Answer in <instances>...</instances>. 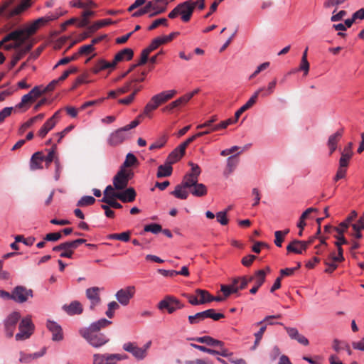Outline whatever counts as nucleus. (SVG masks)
<instances>
[{
  "mask_svg": "<svg viewBox=\"0 0 364 364\" xmlns=\"http://www.w3.org/2000/svg\"><path fill=\"white\" fill-rule=\"evenodd\" d=\"M176 93V90H169L152 96L149 102L146 105L142 114L151 117V113L153 111L156 109L161 105L172 99Z\"/></svg>",
  "mask_w": 364,
  "mask_h": 364,
  "instance_id": "1",
  "label": "nucleus"
},
{
  "mask_svg": "<svg viewBox=\"0 0 364 364\" xmlns=\"http://www.w3.org/2000/svg\"><path fill=\"white\" fill-rule=\"evenodd\" d=\"M176 93V90H169L152 96L149 102L146 105L142 114L151 117V113L153 111L156 109L161 105L172 99Z\"/></svg>",
  "mask_w": 364,
  "mask_h": 364,
  "instance_id": "2",
  "label": "nucleus"
},
{
  "mask_svg": "<svg viewBox=\"0 0 364 364\" xmlns=\"http://www.w3.org/2000/svg\"><path fill=\"white\" fill-rule=\"evenodd\" d=\"M198 2H194L191 0L186 1L178 4L168 14V16L171 19L180 16L182 21L188 22Z\"/></svg>",
  "mask_w": 364,
  "mask_h": 364,
  "instance_id": "3",
  "label": "nucleus"
},
{
  "mask_svg": "<svg viewBox=\"0 0 364 364\" xmlns=\"http://www.w3.org/2000/svg\"><path fill=\"white\" fill-rule=\"evenodd\" d=\"M80 335L94 348H100L109 341V338L104 333L80 328Z\"/></svg>",
  "mask_w": 364,
  "mask_h": 364,
  "instance_id": "4",
  "label": "nucleus"
},
{
  "mask_svg": "<svg viewBox=\"0 0 364 364\" xmlns=\"http://www.w3.org/2000/svg\"><path fill=\"white\" fill-rule=\"evenodd\" d=\"M85 242V240L84 239H77L72 241H68L53 247V251L60 252V257H61L72 258L74 250L77 249L80 244Z\"/></svg>",
  "mask_w": 364,
  "mask_h": 364,
  "instance_id": "5",
  "label": "nucleus"
},
{
  "mask_svg": "<svg viewBox=\"0 0 364 364\" xmlns=\"http://www.w3.org/2000/svg\"><path fill=\"white\" fill-rule=\"evenodd\" d=\"M34 328L31 316L22 318L19 323L18 333L15 335L16 341H23L28 339L33 333Z\"/></svg>",
  "mask_w": 364,
  "mask_h": 364,
  "instance_id": "6",
  "label": "nucleus"
},
{
  "mask_svg": "<svg viewBox=\"0 0 364 364\" xmlns=\"http://www.w3.org/2000/svg\"><path fill=\"white\" fill-rule=\"evenodd\" d=\"M133 173L130 170L121 167L113 178V186L117 190L124 189L128 184L129 180L132 178Z\"/></svg>",
  "mask_w": 364,
  "mask_h": 364,
  "instance_id": "7",
  "label": "nucleus"
},
{
  "mask_svg": "<svg viewBox=\"0 0 364 364\" xmlns=\"http://www.w3.org/2000/svg\"><path fill=\"white\" fill-rule=\"evenodd\" d=\"M21 318V314L18 311H14L9 314L4 321V333L7 338H11L14 335L17 323Z\"/></svg>",
  "mask_w": 364,
  "mask_h": 364,
  "instance_id": "8",
  "label": "nucleus"
},
{
  "mask_svg": "<svg viewBox=\"0 0 364 364\" xmlns=\"http://www.w3.org/2000/svg\"><path fill=\"white\" fill-rule=\"evenodd\" d=\"M33 290L23 286L16 287L11 292V299L18 303H24L33 297Z\"/></svg>",
  "mask_w": 364,
  "mask_h": 364,
  "instance_id": "9",
  "label": "nucleus"
},
{
  "mask_svg": "<svg viewBox=\"0 0 364 364\" xmlns=\"http://www.w3.org/2000/svg\"><path fill=\"white\" fill-rule=\"evenodd\" d=\"M183 305L181 304L178 299L174 296H166L158 304V308L160 310L167 309L169 314H173L177 309H182Z\"/></svg>",
  "mask_w": 364,
  "mask_h": 364,
  "instance_id": "10",
  "label": "nucleus"
},
{
  "mask_svg": "<svg viewBox=\"0 0 364 364\" xmlns=\"http://www.w3.org/2000/svg\"><path fill=\"white\" fill-rule=\"evenodd\" d=\"M130 137V133L126 132L123 127L119 128L112 132L108 139L107 142L110 146H117Z\"/></svg>",
  "mask_w": 364,
  "mask_h": 364,
  "instance_id": "11",
  "label": "nucleus"
},
{
  "mask_svg": "<svg viewBox=\"0 0 364 364\" xmlns=\"http://www.w3.org/2000/svg\"><path fill=\"white\" fill-rule=\"evenodd\" d=\"M135 294V287L129 286L117 291L115 296L118 302L122 306L129 304L130 299Z\"/></svg>",
  "mask_w": 364,
  "mask_h": 364,
  "instance_id": "12",
  "label": "nucleus"
},
{
  "mask_svg": "<svg viewBox=\"0 0 364 364\" xmlns=\"http://www.w3.org/2000/svg\"><path fill=\"white\" fill-rule=\"evenodd\" d=\"M39 26L37 23L35 21H33L25 28L22 29H17L14 31L18 33L16 36L18 40H21V42H26L31 36L36 32Z\"/></svg>",
  "mask_w": 364,
  "mask_h": 364,
  "instance_id": "13",
  "label": "nucleus"
},
{
  "mask_svg": "<svg viewBox=\"0 0 364 364\" xmlns=\"http://www.w3.org/2000/svg\"><path fill=\"white\" fill-rule=\"evenodd\" d=\"M189 165L191 166V171L187 173L183 178L186 186H191L198 182V178L201 172L198 164L189 162Z\"/></svg>",
  "mask_w": 364,
  "mask_h": 364,
  "instance_id": "14",
  "label": "nucleus"
},
{
  "mask_svg": "<svg viewBox=\"0 0 364 364\" xmlns=\"http://www.w3.org/2000/svg\"><path fill=\"white\" fill-rule=\"evenodd\" d=\"M123 350L131 353L134 358L138 360H142L146 358L141 348L139 347L136 343L127 342L124 343Z\"/></svg>",
  "mask_w": 364,
  "mask_h": 364,
  "instance_id": "15",
  "label": "nucleus"
},
{
  "mask_svg": "<svg viewBox=\"0 0 364 364\" xmlns=\"http://www.w3.org/2000/svg\"><path fill=\"white\" fill-rule=\"evenodd\" d=\"M46 327L52 334V341L59 342L63 340L64 336L61 326L55 321L48 320Z\"/></svg>",
  "mask_w": 364,
  "mask_h": 364,
  "instance_id": "16",
  "label": "nucleus"
},
{
  "mask_svg": "<svg viewBox=\"0 0 364 364\" xmlns=\"http://www.w3.org/2000/svg\"><path fill=\"white\" fill-rule=\"evenodd\" d=\"M101 289L97 287H90L86 289V297L90 302V309H94L101 302L100 291Z\"/></svg>",
  "mask_w": 364,
  "mask_h": 364,
  "instance_id": "17",
  "label": "nucleus"
},
{
  "mask_svg": "<svg viewBox=\"0 0 364 364\" xmlns=\"http://www.w3.org/2000/svg\"><path fill=\"white\" fill-rule=\"evenodd\" d=\"M262 90H264V88L260 87L257 91H255V93L252 95V97L249 99V100L244 105H242L237 111H236V112L235 113V122H237L238 120L239 117L244 112H245L255 105L260 92Z\"/></svg>",
  "mask_w": 364,
  "mask_h": 364,
  "instance_id": "18",
  "label": "nucleus"
},
{
  "mask_svg": "<svg viewBox=\"0 0 364 364\" xmlns=\"http://www.w3.org/2000/svg\"><path fill=\"white\" fill-rule=\"evenodd\" d=\"M269 267H267L266 270L259 269L256 272V277L255 281L254 282V287L250 290V292L252 294H255L258 291L259 288L263 284L265 281L267 272H269Z\"/></svg>",
  "mask_w": 364,
  "mask_h": 364,
  "instance_id": "19",
  "label": "nucleus"
},
{
  "mask_svg": "<svg viewBox=\"0 0 364 364\" xmlns=\"http://www.w3.org/2000/svg\"><path fill=\"white\" fill-rule=\"evenodd\" d=\"M179 34V32H172L167 36H161L154 38L150 43L151 49L156 50L161 45L167 43L171 41L176 36Z\"/></svg>",
  "mask_w": 364,
  "mask_h": 364,
  "instance_id": "20",
  "label": "nucleus"
},
{
  "mask_svg": "<svg viewBox=\"0 0 364 364\" xmlns=\"http://www.w3.org/2000/svg\"><path fill=\"white\" fill-rule=\"evenodd\" d=\"M285 330L291 339L296 340L304 346L309 345V340L304 336L300 334L296 328L285 327Z\"/></svg>",
  "mask_w": 364,
  "mask_h": 364,
  "instance_id": "21",
  "label": "nucleus"
},
{
  "mask_svg": "<svg viewBox=\"0 0 364 364\" xmlns=\"http://www.w3.org/2000/svg\"><path fill=\"white\" fill-rule=\"evenodd\" d=\"M343 134V129L337 131L336 133L331 134L328 139L327 145L329 149V154L331 155L337 148V144L341 139Z\"/></svg>",
  "mask_w": 364,
  "mask_h": 364,
  "instance_id": "22",
  "label": "nucleus"
},
{
  "mask_svg": "<svg viewBox=\"0 0 364 364\" xmlns=\"http://www.w3.org/2000/svg\"><path fill=\"white\" fill-rule=\"evenodd\" d=\"M116 198L123 203L132 202L135 200L136 192L133 188H127L122 192L116 195Z\"/></svg>",
  "mask_w": 364,
  "mask_h": 364,
  "instance_id": "23",
  "label": "nucleus"
},
{
  "mask_svg": "<svg viewBox=\"0 0 364 364\" xmlns=\"http://www.w3.org/2000/svg\"><path fill=\"white\" fill-rule=\"evenodd\" d=\"M352 146L351 142L348 143L341 152V156L339 160V165L341 166H348V161L353 155Z\"/></svg>",
  "mask_w": 364,
  "mask_h": 364,
  "instance_id": "24",
  "label": "nucleus"
},
{
  "mask_svg": "<svg viewBox=\"0 0 364 364\" xmlns=\"http://www.w3.org/2000/svg\"><path fill=\"white\" fill-rule=\"evenodd\" d=\"M134 52L132 49L124 48L115 55L113 63H114V65H116L118 62L129 60L132 58Z\"/></svg>",
  "mask_w": 364,
  "mask_h": 364,
  "instance_id": "25",
  "label": "nucleus"
},
{
  "mask_svg": "<svg viewBox=\"0 0 364 364\" xmlns=\"http://www.w3.org/2000/svg\"><path fill=\"white\" fill-rule=\"evenodd\" d=\"M43 153L38 151L33 154L30 161V168L33 171L43 168Z\"/></svg>",
  "mask_w": 364,
  "mask_h": 364,
  "instance_id": "26",
  "label": "nucleus"
},
{
  "mask_svg": "<svg viewBox=\"0 0 364 364\" xmlns=\"http://www.w3.org/2000/svg\"><path fill=\"white\" fill-rule=\"evenodd\" d=\"M186 187L190 189V192L194 196L202 197L207 194V188L203 183H198L196 182L193 185Z\"/></svg>",
  "mask_w": 364,
  "mask_h": 364,
  "instance_id": "27",
  "label": "nucleus"
},
{
  "mask_svg": "<svg viewBox=\"0 0 364 364\" xmlns=\"http://www.w3.org/2000/svg\"><path fill=\"white\" fill-rule=\"evenodd\" d=\"M112 323L111 321H109L106 318H101L97 321L92 323L88 327L82 328L83 329H87L95 332H100L102 328H104L108 326Z\"/></svg>",
  "mask_w": 364,
  "mask_h": 364,
  "instance_id": "28",
  "label": "nucleus"
},
{
  "mask_svg": "<svg viewBox=\"0 0 364 364\" xmlns=\"http://www.w3.org/2000/svg\"><path fill=\"white\" fill-rule=\"evenodd\" d=\"M333 349L339 353L341 350H346L347 353L350 355L352 354V350L350 348L349 344L344 341L338 339H334L332 343Z\"/></svg>",
  "mask_w": 364,
  "mask_h": 364,
  "instance_id": "29",
  "label": "nucleus"
},
{
  "mask_svg": "<svg viewBox=\"0 0 364 364\" xmlns=\"http://www.w3.org/2000/svg\"><path fill=\"white\" fill-rule=\"evenodd\" d=\"M63 309L70 315L80 314L82 312V306L77 301H74L69 305L63 306Z\"/></svg>",
  "mask_w": 364,
  "mask_h": 364,
  "instance_id": "30",
  "label": "nucleus"
},
{
  "mask_svg": "<svg viewBox=\"0 0 364 364\" xmlns=\"http://www.w3.org/2000/svg\"><path fill=\"white\" fill-rule=\"evenodd\" d=\"M184 154L185 151L181 150V146H178L171 152L166 161L172 165L178 161Z\"/></svg>",
  "mask_w": 364,
  "mask_h": 364,
  "instance_id": "31",
  "label": "nucleus"
},
{
  "mask_svg": "<svg viewBox=\"0 0 364 364\" xmlns=\"http://www.w3.org/2000/svg\"><path fill=\"white\" fill-rule=\"evenodd\" d=\"M287 250L289 252L302 254L303 251H305V245L301 243V240H294L287 245Z\"/></svg>",
  "mask_w": 364,
  "mask_h": 364,
  "instance_id": "32",
  "label": "nucleus"
},
{
  "mask_svg": "<svg viewBox=\"0 0 364 364\" xmlns=\"http://www.w3.org/2000/svg\"><path fill=\"white\" fill-rule=\"evenodd\" d=\"M188 188L184 184V179L182 183L177 185L175 190L171 193L176 198L179 199H186L188 196V192L186 190Z\"/></svg>",
  "mask_w": 364,
  "mask_h": 364,
  "instance_id": "33",
  "label": "nucleus"
},
{
  "mask_svg": "<svg viewBox=\"0 0 364 364\" xmlns=\"http://www.w3.org/2000/svg\"><path fill=\"white\" fill-rule=\"evenodd\" d=\"M196 341L200 343H205L208 346H218V347H222L223 346V343L219 340H216L210 336H202V337H198L194 339Z\"/></svg>",
  "mask_w": 364,
  "mask_h": 364,
  "instance_id": "34",
  "label": "nucleus"
},
{
  "mask_svg": "<svg viewBox=\"0 0 364 364\" xmlns=\"http://www.w3.org/2000/svg\"><path fill=\"white\" fill-rule=\"evenodd\" d=\"M239 279H234L230 285H221L220 290L225 297H228L231 294L236 293L239 290L237 284Z\"/></svg>",
  "mask_w": 364,
  "mask_h": 364,
  "instance_id": "35",
  "label": "nucleus"
},
{
  "mask_svg": "<svg viewBox=\"0 0 364 364\" xmlns=\"http://www.w3.org/2000/svg\"><path fill=\"white\" fill-rule=\"evenodd\" d=\"M114 67H115V65H114V63H113V61L112 63H109V62L105 61L103 59H100L95 64V65L92 68V71L94 73H98L101 70H105L107 68H113Z\"/></svg>",
  "mask_w": 364,
  "mask_h": 364,
  "instance_id": "36",
  "label": "nucleus"
},
{
  "mask_svg": "<svg viewBox=\"0 0 364 364\" xmlns=\"http://www.w3.org/2000/svg\"><path fill=\"white\" fill-rule=\"evenodd\" d=\"M171 166L172 165L171 164H168V162L166 161L164 165H160L158 167L156 176L158 178H163L171 176L173 171Z\"/></svg>",
  "mask_w": 364,
  "mask_h": 364,
  "instance_id": "37",
  "label": "nucleus"
},
{
  "mask_svg": "<svg viewBox=\"0 0 364 364\" xmlns=\"http://www.w3.org/2000/svg\"><path fill=\"white\" fill-rule=\"evenodd\" d=\"M31 48V46L28 45L26 48L18 50L13 56L12 60L10 63L9 68H13L16 63L24 56V55L28 52Z\"/></svg>",
  "mask_w": 364,
  "mask_h": 364,
  "instance_id": "38",
  "label": "nucleus"
},
{
  "mask_svg": "<svg viewBox=\"0 0 364 364\" xmlns=\"http://www.w3.org/2000/svg\"><path fill=\"white\" fill-rule=\"evenodd\" d=\"M112 23L113 22L109 18L97 21L92 25L87 26V33H92L98 29H100V28L112 24Z\"/></svg>",
  "mask_w": 364,
  "mask_h": 364,
  "instance_id": "39",
  "label": "nucleus"
},
{
  "mask_svg": "<svg viewBox=\"0 0 364 364\" xmlns=\"http://www.w3.org/2000/svg\"><path fill=\"white\" fill-rule=\"evenodd\" d=\"M156 9L157 6L156 4V2H154V1H149L144 8L140 9L139 10L135 11L132 14V16L139 17L149 12L151 10H154L156 11Z\"/></svg>",
  "mask_w": 364,
  "mask_h": 364,
  "instance_id": "40",
  "label": "nucleus"
},
{
  "mask_svg": "<svg viewBox=\"0 0 364 364\" xmlns=\"http://www.w3.org/2000/svg\"><path fill=\"white\" fill-rule=\"evenodd\" d=\"M55 124H56L55 122H53V119H48L38 131V136L41 138L45 137L48 132L50 131L55 126Z\"/></svg>",
  "mask_w": 364,
  "mask_h": 364,
  "instance_id": "41",
  "label": "nucleus"
},
{
  "mask_svg": "<svg viewBox=\"0 0 364 364\" xmlns=\"http://www.w3.org/2000/svg\"><path fill=\"white\" fill-rule=\"evenodd\" d=\"M70 4L73 7L81 9H87L91 6H95V4L91 0H73Z\"/></svg>",
  "mask_w": 364,
  "mask_h": 364,
  "instance_id": "42",
  "label": "nucleus"
},
{
  "mask_svg": "<svg viewBox=\"0 0 364 364\" xmlns=\"http://www.w3.org/2000/svg\"><path fill=\"white\" fill-rule=\"evenodd\" d=\"M124 358L125 356H123L118 353H105V364H117L118 361H120Z\"/></svg>",
  "mask_w": 364,
  "mask_h": 364,
  "instance_id": "43",
  "label": "nucleus"
},
{
  "mask_svg": "<svg viewBox=\"0 0 364 364\" xmlns=\"http://www.w3.org/2000/svg\"><path fill=\"white\" fill-rule=\"evenodd\" d=\"M28 6H27L24 3L21 2L16 7H15L13 10L10 11L7 14L8 18H11L14 16L19 15L24 11H26Z\"/></svg>",
  "mask_w": 364,
  "mask_h": 364,
  "instance_id": "44",
  "label": "nucleus"
},
{
  "mask_svg": "<svg viewBox=\"0 0 364 364\" xmlns=\"http://www.w3.org/2000/svg\"><path fill=\"white\" fill-rule=\"evenodd\" d=\"M277 83V80L276 78H274V80L269 82L267 87H262L264 90H262L260 92H262V95L263 97H267L272 95L274 92Z\"/></svg>",
  "mask_w": 364,
  "mask_h": 364,
  "instance_id": "45",
  "label": "nucleus"
},
{
  "mask_svg": "<svg viewBox=\"0 0 364 364\" xmlns=\"http://www.w3.org/2000/svg\"><path fill=\"white\" fill-rule=\"evenodd\" d=\"M167 136L164 134L157 139L153 144L149 146L150 150H154L163 147L167 141Z\"/></svg>",
  "mask_w": 364,
  "mask_h": 364,
  "instance_id": "46",
  "label": "nucleus"
},
{
  "mask_svg": "<svg viewBox=\"0 0 364 364\" xmlns=\"http://www.w3.org/2000/svg\"><path fill=\"white\" fill-rule=\"evenodd\" d=\"M107 237L110 240H119L123 242H128L130 238V232H123L119 234H111L107 236Z\"/></svg>",
  "mask_w": 364,
  "mask_h": 364,
  "instance_id": "47",
  "label": "nucleus"
},
{
  "mask_svg": "<svg viewBox=\"0 0 364 364\" xmlns=\"http://www.w3.org/2000/svg\"><path fill=\"white\" fill-rule=\"evenodd\" d=\"M196 294L199 297L200 304L210 302L209 297H210V294L208 291L198 289L196 290Z\"/></svg>",
  "mask_w": 364,
  "mask_h": 364,
  "instance_id": "48",
  "label": "nucleus"
},
{
  "mask_svg": "<svg viewBox=\"0 0 364 364\" xmlns=\"http://www.w3.org/2000/svg\"><path fill=\"white\" fill-rule=\"evenodd\" d=\"M119 309V305L117 302L113 301L107 304V310L105 312V315L109 318H112L114 315V311Z\"/></svg>",
  "mask_w": 364,
  "mask_h": 364,
  "instance_id": "49",
  "label": "nucleus"
},
{
  "mask_svg": "<svg viewBox=\"0 0 364 364\" xmlns=\"http://www.w3.org/2000/svg\"><path fill=\"white\" fill-rule=\"evenodd\" d=\"M205 317V311L202 312H198L193 316H188V321L191 324H196L198 323L199 322L203 321Z\"/></svg>",
  "mask_w": 364,
  "mask_h": 364,
  "instance_id": "50",
  "label": "nucleus"
},
{
  "mask_svg": "<svg viewBox=\"0 0 364 364\" xmlns=\"http://www.w3.org/2000/svg\"><path fill=\"white\" fill-rule=\"evenodd\" d=\"M238 164V159L236 155L229 156L227 159V171L229 173H232Z\"/></svg>",
  "mask_w": 364,
  "mask_h": 364,
  "instance_id": "51",
  "label": "nucleus"
},
{
  "mask_svg": "<svg viewBox=\"0 0 364 364\" xmlns=\"http://www.w3.org/2000/svg\"><path fill=\"white\" fill-rule=\"evenodd\" d=\"M34 100H35L33 99L32 95H31L30 93L28 92V94L24 95L22 97L21 102L16 105V108H18V109L23 108L24 107H26V105L27 104L31 103V102H33Z\"/></svg>",
  "mask_w": 364,
  "mask_h": 364,
  "instance_id": "52",
  "label": "nucleus"
},
{
  "mask_svg": "<svg viewBox=\"0 0 364 364\" xmlns=\"http://www.w3.org/2000/svg\"><path fill=\"white\" fill-rule=\"evenodd\" d=\"M205 317L210 318L213 319L214 321H218L219 319L224 318V314L221 313H216L214 309H210L205 311Z\"/></svg>",
  "mask_w": 364,
  "mask_h": 364,
  "instance_id": "53",
  "label": "nucleus"
},
{
  "mask_svg": "<svg viewBox=\"0 0 364 364\" xmlns=\"http://www.w3.org/2000/svg\"><path fill=\"white\" fill-rule=\"evenodd\" d=\"M136 162V157L133 154L129 153L127 155L126 160L124 161L121 167H124V168H126L127 167H129L134 165Z\"/></svg>",
  "mask_w": 364,
  "mask_h": 364,
  "instance_id": "54",
  "label": "nucleus"
},
{
  "mask_svg": "<svg viewBox=\"0 0 364 364\" xmlns=\"http://www.w3.org/2000/svg\"><path fill=\"white\" fill-rule=\"evenodd\" d=\"M95 202V198L90 196H83L78 200L77 205L86 206L93 204Z\"/></svg>",
  "mask_w": 364,
  "mask_h": 364,
  "instance_id": "55",
  "label": "nucleus"
},
{
  "mask_svg": "<svg viewBox=\"0 0 364 364\" xmlns=\"http://www.w3.org/2000/svg\"><path fill=\"white\" fill-rule=\"evenodd\" d=\"M56 18H57L56 16L50 15V16H46L41 17V18L35 20L34 21L37 23V25L40 28V27L46 25V23H48L49 21H53Z\"/></svg>",
  "mask_w": 364,
  "mask_h": 364,
  "instance_id": "56",
  "label": "nucleus"
},
{
  "mask_svg": "<svg viewBox=\"0 0 364 364\" xmlns=\"http://www.w3.org/2000/svg\"><path fill=\"white\" fill-rule=\"evenodd\" d=\"M154 50L151 49V46H149L146 48L144 49L141 54V59L138 62L137 65H142L146 63L148 60L149 55L151 52H152Z\"/></svg>",
  "mask_w": 364,
  "mask_h": 364,
  "instance_id": "57",
  "label": "nucleus"
},
{
  "mask_svg": "<svg viewBox=\"0 0 364 364\" xmlns=\"http://www.w3.org/2000/svg\"><path fill=\"white\" fill-rule=\"evenodd\" d=\"M55 146L49 150L47 156H44L43 154V161L46 162L47 166H48L53 161L56 160L55 159Z\"/></svg>",
  "mask_w": 364,
  "mask_h": 364,
  "instance_id": "58",
  "label": "nucleus"
},
{
  "mask_svg": "<svg viewBox=\"0 0 364 364\" xmlns=\"http://www.w3.org/2000/svg\"><path fill=\"white\" fill-rule=\"evenodd\" d=\"M162 230V228L160 225L156 223H151L144 227V231L151 232L154 234H157Z\"/></svg>",
  "mask_w": 364,
  "mask_h": 364,
  "instance_id": "59",
  "label": "nucleus"
},
{
  "mask_svg": "<svg viewBox=\"0 0 364 364\" xmlns=\"http://www.w3.org/2000/svg\"><path fill=\"white\" fill-rule=\"evenodd\" d=\"M161 25L164 26H168V21H167V19L165 18H161L156 19L149 26L148 29L150 30V31L151 30H154V29H155L156 28H157L158 26H159Z\"/></svg>",
  "mask_w": 364,
  "mask_h": 364,
  "instance_id": "60",
  "label": "nucleus"
},
{
  "mask_svg": "<svg viewBox=\"0 0 364 364\" xmlns=\"http://www.w3.org/2000/svg\"><path fill=\"white\" fill-rule=\"evenodd\" d=\"M29 93L36 100V99H37L41 95L46 93V91L43 86H36L29 92Z\"/></svg>",
  "mask_w": 364,
  "mask_h": 364,
  "instance_id": "61",
  "label": "nucleus"
},
{
  "mask_svg": "<svg viewBox=\"0 0 364 364\" xmlns=\"http://www.w3.org/2000/svg\"><path fill=\"white\" fill-rule=\"evenodd\" d=\"M228 210L220 211L217 213L216 218L217 221L223 225H225L228 223V219L227 218Z\"/></svg>",
  "mask_w": 364,
  "mask_h": 364,
  "instance_id": "62",
  "label": "nucleus"
},
{
  "mask_svg": "<svg viewBox=\"0 0 364 364\" xmlns=\"http://www.w3.org/2000/svg\"><path fill=\"white\" fill-rule=\"evenodd\" d=\"M167 0H161L160 2H158L157 9L156 11H154L150 16H154L155 15L163 13L166 10V6L168 4Z\"/></svg>",
  "mask_w": 364,
  "mask_h": 364,
  "instance_id": "63",
  "label": "nucleus"
},
{
  "mask_svg": "<svg viewBox=\"0 0 364 364\" xmlns=\"http://www.w3.org/2000/svg\"><path fill=\"white\" fill-rule=\"evenodd\" d=\"M353 230H364V214L360 217L358 220L351 225Z\"/></svg>",
  "mask_w": 364,
  "mask_h": 364,
  "instance_id": "64",
  "label": "nucleus"
}]
</instances>
